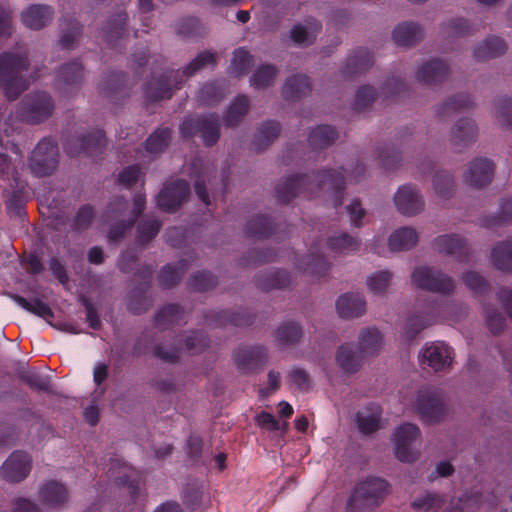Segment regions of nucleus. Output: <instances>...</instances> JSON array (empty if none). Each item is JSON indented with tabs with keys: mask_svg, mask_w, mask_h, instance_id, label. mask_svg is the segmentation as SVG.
Listing matches in <instances>:
<instances>
[{
	"mask_svg": "<svg viewBox=\"0 0 512 512\" xmlns=\"http://www.w3.org/2000/svg\"><path fill=\"white\" fill-rule=\"evenodd\" d=\"M275 192L277 200L282 204L290 203L297 196L308 200L324 197L337 209L343 202L345 177L342 171L332 169L291 175L277 183Z\"/></svg>",
	"mask_w": 512,
	"mask_h": 512,
	"instance_id": "f257e3e1",
	"label": "nucleus"
},
{
	"mask_svg": "<svg viewBox=\"0 0 512 512\" xmlns=\"http://www.w3.org/2000/svg\"><path fill=\"white\" fill-rule=\"evenodd\" d=\"M216 64V54L210 51L199 53L183 70H171L160 77H152L145 85L144 94L148 101L156 102L169 99L173 88H181L185 78L193 76L199 70Z\"/></svg>",
	"mask_w": 512,
	"mask_h": 512,
	"instance_id": "f03ea898",
	"label": "nucleus"
},
{
	"mask_svg": "<svg viewBox=\"0 0 512 512\" xmlns=\"http://www.w3.org/2000/svg\"><path fill=\"white\" fill-rule=\"evenodd\" d=\"M30 61L23 53L5 51L0 53V85L8 100H16L29 87L26 73Z\"/></svg>",
	"mask_w": 512,
	"mask_h": 512,
	"instance_id": "7ed1b4c3",
	"label": "nucleus"
},
{
	"mask_svg": "<svg viewBox=\"0 0 512 512\" xmlns=\"http://www.w3.org/2000/svg\"><path fill=\"white\" fill-rule=\"evenodd\" d=\"M389 492V483L380 477L359 482L347 502V512H370Z\"/></svg>",
	"mask_w": 512,
	"mask_h": 512,
	"instance_id": "20e7f679",
	"label": "nucleus"
},
{
	"mask_svg": "<svg viewBox=\"0 0 512 512\" xmlns=\"http://www.w3.org/2000/svg\"><path fill=\"white\" fill-rule=\"evenodd\" d=\"M55 109V101L45 91H35L26 94L16 108L17 117L32 125H37L48 120Z\"/></svg>",
	"mask_w": 512,
	"mask_h": 512,
	"instance_id": "39448f33",
	"label": "nucleus"
},
{
	"mask_svg": "<svg viewBox=\"0 0 512 512\" xmlns=\"http://www.w3.org/2000/svg\"><path fill=\"white\" fill-rule=\"evenodd\" d=\"M27 162L35 177L51 176L59 164L58 144L51 137H44L33 149Z\"/></svg>",
	"mask_w": 512,
	"mask_h": 512,
	"instance_id": "423d86ee",
	"label": "nucleus"
},
{
	"mask_svg": "<svg viewBox=\"0 0 512 512\" xmlns=\"http://www.w3.org/2000/svg\"><path fill=\"white\" fill-rule=\"evenodd\" d=\"M220 128L219 116L211 113L195 118H186L180 125V132L186 138L199 135L205 146L212 147L220 138Z\"/></svg>",
	"mask_w": 512,
	"mask_h": 512,
	"instance_id": "0eeeda50",
	"label": "nucleus"
},
{
	"mask_svg": "<svg viewBox=\"0 0 512 512\" xmlns=\"http://www.w3.org/2000/svg\"><path fill=\"white\" fill-rule=\"evenodd\" d=\"M412 282L422 290L442 295L453 293L455 288L454 280L451 276L429 266L415 268L412 273Z\"/></svg>",
	"mask_w": 512,
	"mask_h": 512,
	"instance_id": "6e6552de",
	"label": "nucleus"
},
{
	"mask_svg": "<svg viewBox=\"0 0 512 512\" xmlns=\"http://www.w3.org/2000/svg\"><path fill=\"white\" fill-rule=\"evenodd\" d=\"M107 139L103 130H93L81 137H72L63 144L64 151L70 157L85 155L97 157L103 154Z\"/></svg>",
	"mask_w": 512,
	"mask_h": 512,
	"instance_id": "1a4fd4ad",
	"label": "nucleus"
},
{
	"mask_svg": "<svg viewBox=\"0 0 512 512\" xmlns=\"http://www.w3.org/2000/svg\"><path fill=\"white\" fill-rule=\"evenodd\" d=\"M421 435L417 425L412 423H404L397 427L393 434L395 445V455L401 462L411 463L418 457V450L413 448V443L419 439Z\"/></svg>",
	"mask_w": 512,
	"mask_h": 512,
	"instance_id": "9d476101",
	"label": "nucleus"
},
{
	"mask_svg": "<svg viewBox=\"0 0 512 512\" xmlns=\"http://www.w3.org/2000/svg\"><path fill=\"white\" fill-rule=\"evenodd\" d=\"M237 369L243 374L255 373L260 370L268 360V352L264 346H239L233 354Z\"/></svg>",
	"mask_w": 512,
	"mask_h": 512,
	"instance_id": "9b49d317",
	"label": "nucleus"
},
{
	"mask_svg": "<svg viewBox=\"0 0 512 512\" xmlns=\"http://www.w3.org/2000/svg\"><path fill=\"white\" fill-rule=\"evenodd\" d=\"M128 209V201L122 197L117 196L111 201L105 211L104 217L106 220H116L109 229L108 238L111 242H118L121 240L127 230L133 227L135 222L128 218L127 220L118 219L122 217Z\"/></svg>",
	"mask_w": 512,
	"mask_h": 512,
	"instance_id": "f8f14e48",
	"label": "nucleus"
},
{
	"mask_svg": "<svg viewBox=\"0 0 512 512\" xmlns=\"http://www.w3.org/2000/svg\"><path fill=\"white\" fill-rule=\"evenodd\" d=\"M190 195V185L183 179L168 183L157 195L158 207L168 213H173L187 200Z\"/></svg>",
	"mask_w": 512,
	"mask_h": 512,
	"instance_id": "ddd939ff",
	"label": "nucleus"
},
{
	"mask_svg": "<svg viewBox=\"0 0 512 512\" xmlns=\"http://www.w3.org/2000/svg\"><path fill=\"white\" fill-rule=\"evenodd\" d=\"M416 407L422 419L429 423L440 421L446 414L444 401L436 390L424 389L419 391Z\"/></svg>",
	"mask_w": 512,
	"mask_h": 512,
	"instance_id": "4468645a",
	"label": "nucleus"
},
{
	"mask_svg": "<svg viewBox=\"0 0 512 512\" xmlns=\"http://www.w3.org/2000/svg\"><path fill=\"white\" fill-rule=\"evenodd\" d=\"M127 18L125 8H119L103 28V40L110 49L122 52L127 40Z\"/></svg>",
	"mask_w": 512,
	"mask_h": 512,
	"instance_id": "2eb2a0df",
	"label": "nucleus"
},
{
	"mask_svg": "<svg viewBox=\"0 0 512 512\" xmlns=\"http://www.w3.org/2000/svg\"><path fill=\"white\" fill-rule=\"evenodd\" d=\"M32 459L23 451H14L3 463L0 469L1 477L10 483L23 481L30 473Z\"/></svg>",
	"mask_w": 512,
	"mask_h": 512,
	"instance_id": "dca6fc26",
	"label": "nucleus"
},
{
	"mask_svg": "<svg viewBox=\"0 0 512 512\" xmlns=\"http://www.w3.org/2000/svg\"><path fill=\"white\" fill-rule=\"evenodd\" d=\"M453 355V349L444 342H432L423 347L419 358L421 363L427 362L437 372L451 365Z\"/></svg>",
	"mask_w": 512,
	"mask_h": 512,
	"instance_id": "f3484780",
	"label": "nucleus"
},
{
	"mask_svg": "<svg viewBox=\"0 0 512 512\" xmlns=\"http://www.w3.org/2000/svg\"><path fill=\"white\" fill-rule=\"evenodd\" d=\"M83 78V65L78 60H73L60 67L56 77V85L62 93L71 94L80 88Z\"/></svg>",
	"mask_w": 512,
	"mask_h": 512,
	"instance_id": "a211bd4d",
	"label": "nucleus"
},
{
	"mask_svg": "<svg viewBox=\"0 0 512 512\" xmlns=\"http://www.w3.org/2000/svg\"><path fill=\"white\" fill-rule=\"evenodd\" d=\"M440 312V306L429 301L424 311L416 313L407 319L405 334L408 341H412L425 328L436 323Z\"/></svg>",
	"mask_w": 512,
	"mask_h": 512,
	"instance_id": "6ab92c4d",
	"label": "nucleus"
},
{
	"mask_svg": "<svg viewBox=\"0 0 512 512\" xmlns=\"http://www.w3.org/2000/svg\"><path fill=\"white\" fill-rule=\"evenodd\" d=\"M433 245L439 253L451 256L459 262L469 260V247L457 234L440 235L434 239Z\"/></svg>",
	"mask_w": 512,
	"mask_h": 512,
	"instance_id": "aec40b11",
	"label": "nucleus"
},
{
	"mask_svg": "<svg viewBox=\"0 0 512 512\" xmlns=\"http://www.w3.org/2000/svg\"><path fill=\"white\" fill-rule=\"evenodd\" d=\"M494 170L492 160L484 157L475 158L464 174V181L475 188H482L492 181Z\"/></svg>",
	"mask_w": 512,
	"mask_h": 512,
	"instance_id": "412c9836",
	"label": "nucleus"
},
{
	"mask_svg": "<svg viewBox=\"0 0 512 512\" xmlns=\"http://www.w3.org/2000/svg\"><path fill=\"white\" fill-rule=\"evenodd\" d=\"M398 211L405 216H414L424 208V200L419 191L411 185L401 186L394 196Z\"/></svg>",
	"mask_w": 512,
	"mask_h": 512,
	"instance_id": "4be33fe9",
	"label": "nucleus"
},
{
	"mask_svg": "<svg viewBox=\"0 0 512 512\" xmlns=\"http://www.w3.org/2000/svg\"><path fill=\"white\" fill-rule=\"evenodd\" d=\"M205 322L211 327L227 325L246 327L254 323V316L244 310L237 312H230L228 310L210 311L205 314Z\"/></svg>",
	"mask_w": 512,
	"mask_h": 512,
	"instance_id": "5701e85b",
	"label": "nucleus"
},
{
	"mask_svg": "<svg viewBox=\"0 0 512 512\" xmlns=\"http://www.w3.org/2000/svg\"><path fill=\"white\" fill-rule=\"evenodd\" d=\"M478 128L470 118L459 119L451 130L450 141L456 151L461 152L476 141Z\"/></svg>",
	"mask_w": 512,
	"mask_h": 512,
	"instance_id": "b1692460",
	"label": "nucleus"
},
{
	"mask_svg": "<svg viewBox=\"0 0 512 512\" xmlns=\"http://www.w3.org/2000/svg\"><path fill=\"white\" fill-rule=\"evenodd\" d=\"M129 77L124 72H111L100 86V93L111 102L128 96Z\"/></svg>",
	"mask_w": 512,
	"mask_h": 512,
	"instance_id": "393cba45",
	"label": "nucleus"
},
{
	"mask_svg": "<svg viewBox=\"0 0 512 512\" xmlns=\"http://www.w3.org/2000/svg\"><path fill=\"white\" fill-rule=\"evenodd\" d=\"M212 171L201 157H195L190 164V176L194 179V189L198 198L206 205H210V197L206 188V180H210Z\"/></svg>",
	"mask_w": 512,
	"mask_h": 512,
	"instance_id": "a878e982",
	"label": "nucleus"
},
{
	"mask_svg": "<svg viewBox=\"0 0 512 512\" xmlns=\"http://www.w3.org/2000/svg\"><path fill=\"white\" fill-rule=\"evenodd\" d=\"M336 308L341 318H357L366 312V301L360 293H345L338 298Z\"/></svg>",
	"mask_w": 512,
	"mask_h": 512,
	"instance_id": "bb28decb",
	"label": "nucleus"
},
{
	"mask_svg": "<svg viewBox=\"0 0 512 512\" xmlns=\"http://www.w3.org/2000/svg\"><path fill=\"white\" fill-rule=\"evenodd\" d=\"M54 15L51 6L45 4H32L22 13L23 24L33 30H40L47 26Z\"/></svg>",
	"mask_w": 512,
	"mask_h": 512,
	"instance_id": "cd10ccee",
	"label": "nucleus"
},
{
	"mask_svg": "<svg viewBox=\"0 0 512 512\" xmlns=\"http://www.w3.org/2000/svg\"><path fill=\"white\" fill-rule=\"evenodd\" d=\"M374 64L372 53L365 48H357L346 61L342 74L345 77H354L368 71Z\"/></svg>",
	"mask_w": 512,
	"mask_h": 512,
	"instance_id": "c85d7f7f",
	"label": "nucleus"
},
{
	"mask_svg": "<svg viewBox=\"0 0 512 512\" xmlns=\"http://www.w3.org/2000/svg\"><path fill=\"white\" fill-rule=\"evenodd\" d=\"M282 224L275 223L266 215H257L250 219L245 226V234L248 237L266 239L276 235L281 230Z\"/></svg>",
	"mask_w": 512,
	"mask_h": 512,
	"instance_id": "c756f323",
	"label": "nucleus"
},
{
	"mask_svg": "<svg viewBox=\"0 0 512 512\" xmlns=\"http://www.w3.org/2000/svg\"><path fill=\"white\" fill-rule=\"evenodd\" d=\"M449 74V68L438 58L426 62L416 73V79L424 84L433 85L444 81Z\"/></svg>",
	"mask_w": 512,
	"mask_h": 512,
	"instance_id": "7c9ffc66",
	"label": "nucleus"
},
{
	"mask_svg": "<svg viewBox=\"0 0 512 512\" xmlns=\"http://www.w3.org/2000/svg\"><path fill=\"white\" fill-rule=\"evenodd\" d=\"M311 90L310 78L303 74H295L285 80L282 95L288 101H298L310 94Z\"/></svg>",
	"mask_w": 512,
	"mask_h": 512,
	"instance_id": "2f4dec72",
	"label": "nucleus"
},
{
	"mask_svg": "<svg viewBox=\"0 0 512 512\" xmlns=\"http://www.w3.org/2000/svg\"><path fill=\"white\" fill-rule=\"evenodd\" d=\"M363 358L357 346L350 343L341 345L336 354L337 364L346 373L357 372L362 365Z\"/></svg>",
	"mask_w": 512,
	"mask_h": 512,
	"instance_id": "473e14b6",
	"label": "nucleus"
},
{
	"mask_svg": "<svg viewBox=\"0 0 512 512\" xmlns=\"http://www.w3.org/2000/svg\"><path fill=\"white\" fill-rule=\"evenodd\" d=\"M392 37L397 46H413L422 39L423 29L417 23L403 22L395 27Z\"/></svg>",
	"mask_w": 512,
	"mask_h": 512,
	"instance_id": "72a5a7b5",
	"label": "nucleus"
},
{
	"mask_svg": "<svg viewBox=\"0 0 512 512\" xmlns=\"http://www.w3.org/2000/svg\"><path fill=\"white\" fill-rule=\"evenodd\" d=\"M256 285L263 291L286 288L290 282V274L283 269L261 272L256 276Z\"/></svg>",
	"mask_w": 512,
	"mask_h": 512,
	"instance_id": "f704fd0d",
	"label": "nucleus"
},
{
	"mask_svg": "<svg viewBox=\"0 0 512 512\" xmlns=\"http://www.w3.org/2000/svg\"><path fill=\"white\" fill-rule=\"evenodd\" d=\"M382 410L381 408L371 403L365 411H360L356 415L357 427L363 434H371L380 428Z\"/></svg>",
	"mask_w": 512,
	"mask_h": 512,
	"instance_id": "c9c22d12",
	"label": "nucleus"
},
{
	"mask_svg": "<svg viewBox=\"0 0 512 512\" xmlns=\"http://www.w3.org/2000/svg\"><path fill=\"white\" fill-rule=\"evenodd\" d=\"M39 498L43 504L56 507L68 500V491L63 484L49 481L40 489Z\"/></svg>",
	"mask_w": 512,
	"mask_h": 512,
	"instance_id": "e433bc0d",
	"label": "nucleus"
},
{
	"mask_svg": "<svg viewBox=\"0 0 512 512\" xmlns=\"http://www.w3.org/2000/svg\"><path fill=\"white\" fill-rule=\"evenodd\" d=\"M507 45L497 36H489L474 49V57L478 61H485L504 54Z\"/></svg>",
	"mask_w": 512,
	"mask_h": 512,
	"instance_id": "4c0bfd02",
	"label": "nucleus"
},
{
	"mask_svg": "<svg viewBox=\"0 0 512 512\" xmlns=\"http://www.w3.org/2000/svg\"><path fill=\"white\" fill-rule=\"evenodd\" d=\"M281 126L279 122L268 120L264 122L255 134L252 144L257 151H262L270 146L280 135Z\"/></svg>",
	"mask_w": 512,
	"mask_h": 512,
	"instance_id": "58836bf2",
	"label": "nucleus"
},
{
	"mask_svg": "<svg viewBox=\"0 0 512 512\" xmlns=\"http://www.w3.org/2000/svg\"><path fill=\"white\" fill-rule=\"evenodd\" d=\"M184 314V309L179 304H167L158 311L155 325L162 330L179 325L184 319Z\"/></svg>",
	"mask_w": 512,
	"mask_h": 512,
	"instance_id": "ea45409f",
	"label": "nucleus"
},
{
	"mask_svg": "<svg viewBox=\"0 0 512 512\" xmlns=\"http://www.w3.org/2000/svg\"><path fill=\"white\" fill-rule=\"evenodd\" d=\"M418 242L417 232L410 227L395 230L389 237L391 251H404L413 248Z\"/></svg>",
	"mask_w": 512,
	"mask_h": 512,
	"instance_id": "a19ab883",
	"label": "nucleus"
},
{
	"mask_svg": "<svg viewBox=\"0 0 512 512\" xmlns=\"http://www.w3.org/2000/svg\"><path fill=\"white\" fill-rule=\"evenodd\" d=\"M338 138V132L331 125H318L310 131L308 142L313 149H323L332 145Z\"/></svg>",
	"mask_w": 512,
	"mask_h": 512,
	"instance_id": "79ce46f5",
	"label": "nucleus"
},
{
	"mask_svg": "<svg viewBox=\"0 0 512 512\" xmlns=\"http://www.w3.org/2000/svg\"><path fill=\"white\" fill-rule=\"evenodd\" d=\"M225 91L226 81L216 80L204 84L198 92L197 98L202 105L213 106L224 98Z\"/></svg>",
	"mask_w": 512,
	"mask_h": 512,
	"instance_id": "37998d69",
	"label": "nucleus"
},
{
	"mask_svg": "<svg viewBox=\"0 0 512 512\" xmlns=\"http://www.w3.org/2000/svg\"><path fill=\"white\" fill-rule=\"evenodd\" d=\"M83 26L75 18L64 17L60 22V45L64 49L73 48L75 42L82 33Z\"/></svg>",
	"mask_w": 512,
	"mask_h": 512,
	"instance_id": "c03bdc74",
	"label": "nucleus"
},
{
	"mask_svg": "<svg viewBox=\"0 0 512 512\" xmlns=\"http://www.w3.org/2000/svg\"><path fill=\"white\" fill-rule=\"evenodd\" d=\"M473 102L468 94L460 93L455 96L449 97L442 103L438 110L437 115L444 119L458 112L464 111L472 107Z\"/></svg>",
	"mask_w": 512,
	"mask_h": 512,
	"instance_id": "a18cd8bd",
	"label": "nucleus"
},
{
	"mask_svg": "<svg viewBox=\"0 0 512 512\" xmlns=\"http://www.w3.org/2000/svg\"><path fill=\"white\" fill-rule=\"evenodd\" d=\"M491 258L498 270L512 272V238L498 243L492 250Z\"/></svg>",
	"mask_w": 512,
	"mask_h": 512,
	"instance_id": "49530a36",
	"label": "nucleus"
},
{
	"mask_svg": "<svg viewBox=\"0 0 512 512\" xmlns=\"http://www.w3.org/2000/svg\"><path fill=\"white\" fill-rule=\"evenodd\" d=\"M297 267L310 275L323 276L329 270V263L322 254L310 253L298 260Z\"/></svg>",
	"mask_w": 512,
	"mask_h": 512,
	"instance_id": "de8ad7c7",
	"label": "nucleus"
},
{
	"mask_svg": "<svg viewBox=\"0 0 512 512\" xmlns=\"http://www.w3.org/2000/svg\"><path fill=\"white\" fill-rule=\"evenodd\" d=\"M249 110V99L246 95L237 96L230 104L224 116L226 127H235L243 119Z\"/></svg>",
	"mask_w": 512,
	"mask_h": 512,
	"instance_id": "09e8293b",
	"label": "nucleus"
},
{
	"mask_svg": "<svg viewBox=\"0 0 512 512\" xmlns=\"http://www.w3.org/2000/svg\"><path fill=\"white\" fill-rule=\"evenodd\" d=\"M172 130L168 127L156 129L145 141L144 147L151 155L161 154L169 145Z\"/></svg>",
	"mask_w": 512,
	"mask_h": 512,
	"instance_id": "8fccbe9b",
	"label": "nucleus"
},
{
	"mask_svg": "<svg viewBox=\"0 0 512 512\" xmlns=\"http://www.w3.org/2000/svg\"><path fill=\"white\" fill-rule=\"evenodd\" d=\"M162 223L155 217H145L137 225L136 243L146 245L159 233Z\"/></svg>",
	"mask_w": 512,
	"mask_h": 512,
	"instance_id": "3c124183",
	"label": "nucleus"
},
{
	"mask_svg": "<svg viewBox=\"0 0 512 512\" xmlns=\"http://www.w3.org/2000/svg\"><path fill=\"white\" fill-rule=\"evenodd\" d=\"M382 336L374 328H366L359 335L358 350L363 357L376 353L381 345Z\"/></svg>",
	"mask_w": 512,
	"mask_h": 512,
	"instance_id": "603ef678",
	"label": "nucleus"
},
{
	"mask_svg": "<svg viewBox=\"0 0 512 512\" xmlns=\"http://www.w3.org/2000/svg\"><path fill=\"white\" fill-rule=\"evenodd\" d=\"M302 327L294 322L287 321L278 327L275 336L279 345L288 346L297 343L302 337Z\"/></svg>",
	"mask_w": 512,
	"mask_h": 512,
	"instance_id": "864d4df0",
	"label": "nucleus"
},
{
	"mask_svg": "<svg viewBox=\"0 0 512 512\" xmlns=\"http://www.w3.org/2000/svg\"><path fill=\"white\" fill-rule=\"evenodd\" d=\"M327 245L335 253H351L360 249V240L347 233H341L329 237Z\"/></svg>",
	"mask_w": 512,
	"mask_h": 512,
	"instance_id": "5fc2aeb1",
	"label": "nucleus"
},
{
	"mask_svg": "<svg viewBox=\"0 0 512 512\" xmlns=\"http://www.w3.org/2000/svg\"><path fill=\"white\" fill-rule=\"evenodd\" d=\"M186 270L184 261H180L178 265L167 264L159 273V284L162 288H172L176 286Z\"/></svg>",
	"mask_w": 512,
	"mask_h": 512,
	"instance_id": "6e6d98bb",
	"label": "nucleus"
},
{
	"mask_svg": "<svg viewBox=\"0 0 512 512\" xmlns=\"http://www.w3.org/2000/svg\"><path fill=\"white\" fill-rule=\"evenodd\" d=\"M203 489V484L198 480L187 482L183 489L182 501L188 509L195 511L201 507Z\"/></svg>",
	"mask_w": 512,
	"mask_h": 512,
	"instance_id": "4d7b16f0",
	"label": "nucleus"
},
{
	"mask_svg": "<svg viewBox=\"0 0 512 512\" xmlns=\"http://www.w3.org/2000/svg\"><path fill=\"white\" fill-rule=\"evenodd\" d=\"M278 69L272 64H262L253 73L250 82L256 89H263L273 85Z\"/></svg>",
	"mask_w": 512,
	"mask_h": 512,
	"instance_id": "13d9d810",
	"label": "nucleus"
},
{
	"mask_svg": "<svg viewBox=\"0 0 512 512\" xmlns=\"http://www.w3.org/2000/svg\"><path fill=\"white\" fill-rule=\"evenodd\" d=\"M310 24L312 30L311 32L307 27L301 24L294 25L290 30L291 40L298 45L312 44L316 37L315 33L321 30V24L316 20H313V22Z\"/></svg>",
	"mask_w": 512,
	"mask_h": 512,
	"instance_id": "bf43d9fd",
	"label": "nucleus"
},
{
	"mask_svg": "<svg viewBox=\"0 0 512 512\" xmlns=\"http://www.w3.org/2000/svg\"><path fill=\"white\" fill-rule=\"evenodd\" d=\"M14 300L23 309L36 316H39L44 319L51 318L54 316L50 306L38 298L34 299L33 301H29L20 295H15Z\"/></svg>",
	"mask_w": 512,
	"mask_h": 512,
	"instance_id": "052dcab7",
	"label": "nucleus"
},
{
	"mask_svg": "<svg viewBox=\"0 0 512 512\" xmlns=\"http://www.w3.org/2000/svg\"><path fill=\"white\" fill-rule=\"evenodd\" d=\"M149 289L142 287H135L130 292V300L128 303V309L133 313L140 315L146 312L151 306V299L147 296Z\"/></svg>",
	"mask_w": 512,
	"mask_h": 512,
	"instance_id": "680f3d73",
	"label": "nucleus"
},
{
	"mask_svg": "<svg viewBox=\"0 0 512 512\" xmlns=\"http://www.w3.org/2000/svg\"><path fill=\"white\" fill-rule=\"evenodd\" d=\"M253 64V57L248 50L241 47L235 50L231 62L232 73L237 76L248 74Z\"/></svg>",
	"mask_w": 512,
	"mask_h": 512,
	"instance_id": "e2e57ef3",
	"label": "nucleus"
},
{
	"mask_svg": "<svg viewBox=\"0 0 512 512\" xmlns=\"http://www.w3.org/2000/svg\"><path fill=\"white\" fill-rule=\"evenodd\" d=\"M443 502L444 500L440 495L426 492L424 495L415 499L411 503V506L417 511L436 512L442 507Z\"/></svg>",
	"mask_w": 512,
	"mask_h": 512,
	"instance_id": "0e129e2a",
	"label": "nucleus"
},
{
	"mask_svg": "<svg viewBox=\"0 0 512 512\" xmlns=\"http://www.w3.org/2000/svg\"><path fill=\"white\" fill-rule=\"evenodd\" d=\"M177 34L182 37H198L205 33V28L196 17H185L177 23Z\"/></svg>",
	"mask_w": 512,
	"mask_h": 512,
	"instance_id": "69168bd1",
	"label": "nucleus"
},
{
	"mask_svg": "<svg viewBox=\"0 0 512 512\" xmlns=\"http://www.w3.org/2000/svg\"><path fill=\"white\" fill-rule=\"evenodd\" d=\"M435 193L441 198H449L454 189L453 176L446 171H438L433 178Z\"/></svg>",
	"mask_w": 512,
	"mask_h": 512,
	"instance_id": "338daca9",
	"label": "nucleus"
},
{
	"mask_svg": "<svg viewBox=\"0 0 512 512\" xmlns=\"http://www.w3.org/2000/svg\"><path fill=\"white\" fill-rule=\"evenodd\" d=\"M188 285L192 291L205 292L217 285V279L211 272L201 271L190 278Z\"/></svg>",
	"mask_w": 512,
	"mask_h": 512,
	"instance_id": "774afa93",
	"label": "nucleus"
}]
</instances>
